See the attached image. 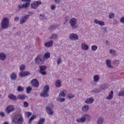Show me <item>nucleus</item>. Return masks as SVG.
I'll return each mask as SVG.
<instances>
[{
    "mask_svg": "<svg viewBox=\"0 0 124 124\" xmlns=\"http://www.w3.org/2000/svg\"><path fill=\"white\" fill-rule=\"evenodd\" d=\"M109 53L111 54V55H115L116 54V50L113 49H110L109 50Z\"/></svg>",
    "mask_w": 124,
    "mask_h": 124,
    "instance_id": "obj_46",
    "label": "nucleus"
},
{
    "mask_svg": "<svg viewBox=\"0 0 124 124\" xmlns=\"http://www.w3.org/2000/svg\"><path fill=\"white\" fill-rule=\"evenodd\" d=\"M44 62V59L38 55L35 59V63L39 65L40 64H43Z\"/></svg>",
    "mask_w": 124,
    "mask_h": 124,
    "instance_id": "obj_8",
    "label": "nucleus"
},
{
    "mask_svg": "<svg viewBox=\"0 0 124 124\" xmlns=\"http://www.w3.org/2000/svg\"><path fill=\"white\" fill-rule=\"evenodd\" d=\"M115 63H117V64H118V63H119V61L116 60V61H115Z\"/></svg>",
    "mask_w": 124,
    "mask_h": 124,
    "instance_id": "obj_61",
    "label": "nucleus"
},
{
    "mask_svg": "<svg viewBox=\"0 0 124 124\" xmlns=\"http://www.w3.org/2000/svg\"><path fill=\"white\" fill-rule=\"evenodd\" d=\"M10 78L13 81L17 80V74H16L15 72L12 73V74L10 75Z\"/></svg>",
    "mask_w": 124,
    "mask_h": 124,
    "instance_id": "obj_18",
    "label": "nucleus"
},
{
    "mask_svg": "<svg viewBox=\"0 0 124 124\" xmlns=\"http://www.w3.org/2000/svg\"><path fill=\"white\" fill-rule=\"evenodd\" d=\"M78 81H82V79H81L80 78H78Z\"/></svg>",
    "mask_w": 124,
    "mask_h": 124,
    "instance_id": "obj_63",
    "label": "nucleus"
},
{
    "mask_svg": "<svg viewBox=\"0 0 124 124\" xmlns=\"http://www.w3.org/2000/svg\"><path fill=\"white\" fill-rule=\"evenodd\" d=\"M90 121L91 120V116L89 114H84L81 118H78L76 120L77 123H85L86 120Z\"/></svg>",
    "mask_w": 124,
    "mask_h": 124,
    "instance_id": "obj_4",
    "label": "nucleus"
},
{
    "mask_svg": "<svg viewBox=\"0 0 124 124\" xmlns=\"http://www.w3.org/2000/svg\"><path fill=\"white\" fill-rule=\"evenodd\" d=\"M17 98L18 99H20V100H23V99H26V96L24 95L19 94L17 96Z\"/></svg>",
    "mask_w": 124,
    "mask_h": 124,
    "instance_id": "obj_32",
    "label": "nucleus"
},
{
    "mask_svg": "<svg viewBox=\"0 0 124 124\" xmlns=\"http://www.w3.org/2000/svg\"><path fill=\"white\" fill-rule=\"evenodd\" d=\"M67 96L68 98H69L70 99H71V98H74L75 95H74V94L72 93H69V94H68Z\"/></svg>",
    "mask_w": 124,
    "mask_h": 124,
    "instance_id": "obj_40",
    "label": "nucleus"
},
{
    "mask_svg": "<svg viewBox=\"0 0 124 124\" xmlns=\"http://www.w3.org/2000/svg\"><path fill=\"white\" fill-rule=\"evenodd\" d=\"M94 24L99 25L100 26H104V25H105V23L104 21H100L97 19H94Z\"/></svg>",
    "mask_w": 124,
    "mask_h": 124,
    "instance_id": "obj_19",
    "label": "nucleus"
},
{
    "mask_svg": "<svg viewBox=\"0 0 124 124\" xmlns=\"http://www.w3.org/2000/svg\"><path fill=\"white\" fill-rule=\"evenodd\" d=\"M113 96H114V92H113V91H111L108 95L106 97V99H108V100H110V99H112L113 98Z\"/></svg>",
    "mask_w": 124,
    "mask_h": 124,
    "instance_id": "obj_24",
    "label": "nucleus"
},
{
    "mask_svg": "<svg viewBox=\"0 0 124 124\" xmlns=\"http://www.w3.org/2000/svg\"><path fill=\"white\" fill-rule=\"evenodd\" d=\"M69 38L71 40H78L79 36L76 33H72L70 34Z\"/></svg>",
    "mask_w": 124,
    "mask_h": 124,
    "instance_id": "obj_13",
    "label": "nucleus"
},
{
    "mask_svg": "<svg viewBox=\"0 0 124 124\" xmlns=\"http://www.w3.org/2000/svg\"><path fill=\"white\" fill-rule=\"evenodd\" d=\"M30 48H31V46H26L25 47V49H30Z\"/></svg>",
    "mask_w": 124,
    "mask_h": 124,
    "instance_id": "obj_60",
    "label": "nucleus"
},
{
    "mask_svg": "<svg viewBox=\"0 0 124 124\" xmlns=\"http://www.w3.org/2000/svg\"><path fill=\"white\" fill-rule=\"evenodd\" d=\"M92 93H100V91H98V89H95L92 91Z\"/></svg>",
    "mask_w": 124,
    "mask_h": 124,
    "instance_id": "obj_44",
    "label": "nucleus"
},
{
    "mask_svg": "<svg viewBox=\"0 0 124 124\" xmlns=\"http://www.w3.org/2000/svg\"><path fill=\"white\" fill-rule=\"evenodd\" d=\"M114 25H117V24H119V21L117 20H115L113 21Z\"/></svg>",
    "mask_w": 124,
    "mask_h": 124,
    "instance_id": "obj_58",
    "label": "nucleus"
},
{
    "mask_svg": "<svg viewBox=\"0 0 124 124\" xmlns=\"http://www.w3.org/2000/svg\"><path fill=\"white\" fill-rule=\"evenodd\" d=\"M89 108H90V106H89V105H84L82 107V108H81L82 111L83 113H86V112H88L89 111Z\"/></svg>",
    "mask_w": 124,
    "mask_h": 124,
    "instance_id": "obj_17",
    "label": "nucleus"
},
{
    "mask_svg": "<svg viewBox=\"0 0 124 124\" xmlns=\"http://www.w3.org/2000/svg\"><path fill=\"white\" fill-rule=\"evenodd\" d=\"M67 93L66 90H63V91H61L59 93L60 97H63V96H65L66 95Z\"/></svg>",
    "mask_w": 124,
    "mask_h": 124,
    "instance_id": "obj_22",
    "label": "nucleus"
},
{
    "mask_svg": "<svg viewBox=\"0 0 124 124\" xmlns=\"http://www.w3.org/2000/svg\"><path fill=\"white\" fill-rule=\"evenodd\" d=\"M5 59H6V54L4 53L1 52L0 53V60H1V61H4Z\"/></svg>",
    "mask_w": 124,
    "mask_h": 124,
    "instance_id": "obj_25",
    "label": "nucleus"
},
{
    "mask_svg": "<svg viewBox=\"0 0 124 124\" xmlns=\"http://www.w3.org/2000/svg\"><path fill=\"white\" fill-rule=\"evenodd\" d=\"M42 4L41 0L35 1L31 3V8L33 9H37L38 6Z\"/></svg>",
    "mask_w": 124,
    "mask_h": 124,
    "instance_id": "obj_6",
    "label": "nucleus"
},
{
    "mask_svg": "<svg viewBox=\"0 0 124 124\" xmlns=\"http://www.w3.org/2000/svg\"><path fill=\"white\" fill-rule=\"evenodd\" d=\"M24 107L27 108L29 107V103L28 102H24L23 103Z\"/></svg>",
    "mask_w": 124,
    "mask_h": 124,
    "instance_id": "obj_47",
    "label": "nucleus"
},
{
    "mask_svg": "<svg viewBox=\"0 0 124 124\" xmlns=\"http://www.w3.org/2000/svg\"><path fill=\"white\" fill-rule=\"evenodd\" d=\"M9 27V19L8 17H4L1 23V28L2 30H6Z\"/></svg>",
    "mask_w": 124,
    "mask_h": 124,
    "instance_id": "obj_2",
    "label": "nucleus"
},
{
    "mask_svg": "<svg viewBox=\"0 0 124 124\" xmlns=\"http://www.w3.org/2000/svg\"><path fill=\"white\" fill-rule=\"evenodd\" d=\"M50 92V87L49 85H46L44 87L43 92L41 93L40 96L42 97H48L49 96V93Z\"/></svg>",
    "mask_w": 124,
    "mask_h": 124,
    "instance_id": "obj_3",
    "label": "nucleus"
},
{
    "mask_svg": "<svg viewBox=\"0 0 124 124\" xmlns=\"http://www.w3.org/2000/svg\"><path fill=\"white\" fill-rule=\"evenodd\" d=\"M55 86L56 88H60V87L62 86V82H61V80H57L55 82Z\"/></svg>",
    "mask_w": 124,
    "mask_h": 124,
    "instance_id": "obj_29",
    "label": "nucleus"
},
{
    "mask_svg": "<svg viewBox=\"0 0 124 124\" xmlns=\"http://www.w3.org/2000/svg\"><path fill=\"white\" fill-rule=\"evenodd\" d=\"M62 62V58H58L57 60V64L59 65V64Z\"/></svg>",
    "mask_w": 124,
    "mask_h": 124,
    "instance_id": "obj_50",
    "label": "nucleus"
},
{
    "mask_svg": "<svg viewBox=\"0 0 124 124\" xmlns=\"http://www.w3.org/2000/svg\"><path fill=\"white\" fill-rule=\"evenodd\" d=\"M118 96H124V91H120L118 94Z\"/></svg>",
    "mask_w": 124,
    "mask_h": 124,
    "instance_id": "obj_41",
    "label": "nucleus"
},
{
    "mask_svg": "<svg viewBox=\"0 0 124 124\" xmlns=\"http://www.w3.org/2000/svg\"><path fill=\"white\" fill-rule=\"evenodd\" d=\"M35 118H36L35 115L32 116L29 119V124H31L32 121H33V120H34V119H35Z\"/></svg>",
    "mask_w": 124,
    "mask_h": 124,
    "instance_id": "obj_38",
    "label": "nucleus"
},
{
    "mask_svg": "<svg viewBox=\"0 0 124 124\" xmlns=\"http://www.w3.org/2000/svg\"><path fill=\"white\" fill-rule=\"evenodd\" d=\"M58 28V25H51L49 27L50 31H53V30H56Z\"/></svg>",
    "mask_w": 124,
    "mask_h": 124,
    "instance_id": "obj_34",
    "label": "nucleus"
},
{
    "mask_svg": "<svg viewBox=\"0 0 124 124\" xmlns=\"http://www.w3.org/2000/svg\"><path fill=\"white\" fill-rule=\"evenodd\" d=\"M20 20V18L18 17V16H16L14 18V21H15V22H18Z\"/></svg>",
    "mask_w": 124,
    "mask_h": 124,
    "instance_id": "obj_49",
    "label": "nucleus"
},
{
    "mask_svg": "<svg viewBox=\"0 0 124 124\" xmlns=\"http://www.w3.org/2000/svg\"><path fill=\"white\" fill-rule=\"evenodd\" d=\"M60 100V102H62L63 101H64L65 100V99L64 98H59Z\"/></svg>",
    "mask_w": 124,
    "mask_h": 124,
    "instance_id": "obj_57",
    "label": "nucleus"
},
{
    "mask_svg": "<svg viewBox=\"0 0 124 124\" xmlns=\"http://www.w3.org/2000/svg\"><path fill=\"white\" fill-rule=\"evenodd\" d=\"M102 89L103 90H106L107 89H108V85L107 84H103L102 86Z\"/></svg>",
    "mask_w": 124,
    "mask_h": 124,
    "instance_id": "obj_43",
    "label": "nucleus"
},
{
    "mask_svg": "<svg viewBox=\"0 0 124 124\" xmlns=\"http://www.w3.org/2000/svg\"><path fill=\"white\" fill-rule=\"evenodd\" d=\"M12 123L16 124H22L24 123V119L21 113H17L15 115L12 120Z\"/></svg>",
    "mask_w": 124,
    "mask_h": 124,
    "instance_id": "obj_1",
    "label": "nucleus"
},
{
    "mask_svg": "<svg viewBox=\"0 0 124 124\" xmlns=\"http://www.w3.org/2000/svg\"><path fill=\"white\" fill-rule=\"evenodd\" d=\"M54 2L58 4L61 2V1H60V0H54Z\"/></svg>",
    "mask_w": 124,
    "mask_h": 124,
    "instance_id": "obj_56",
    "label": "nucleus"
},
{
    "mask_svg": "<svg viewBox=\"0 0 124 124\" xmlns=\"http://www.w3.org/2000/svg\"><path fill=\"white\" fill-rule=\"evenodd\" d=\"M39 68H40L39 73L43 75H46V74H47V72L45 71V70L47 68V66L46 65H40Z\"/></svg>",
    "mask_w": 124,
    "mask_h": 124,
    "instance_id": "obj_12",
    "label": "nucleus"
},
{
    "mask_svg": "<svg viewBox=\"0 0 124 124\" xmlns=\"http://www.w3.org/2000/svg\"><path fill=\"white\" fill-rule=\"evenodd\" d=\"M54 9H56V5L52 4L51 6V10H54Z\"/></svg>",
    "mask_w": 124,
    "mask_h": 124,
    "instance_id": "obj_52",
    "label": "nucleus"
},
{
    "mask_svg": "<svg viewBox=\"0 0 124 124\" xmlns=\"http://www.w3.org/2000/svg\"><path fill=\"white\" fill-rule=\"evenodd\" d=\"M91 49L92 51H96V50H97V46L95 45H93L91 46Z\"/></svg>",
    "mask_w": 124,
    "mask_h": 124,
    "instance_id": "obj_36",
    "label": "nucleus"
},
{
    "mask_svg": "<svg viewBox=\"0 0 124 124\" xmlns=\"http://www.w3.org/2000/svg\"><path fill=\"white\" fill-rule=\"evenodd\" d=\"M81 48L82 50H84L85 51L88 50L89 49V46L86 44V43H82L81 44Z\"/></svg>",
    "mask_w": 124,
    "mask_h": 124,
    "instance_id": "obj_26",
    "label": "nucleus"
},
{
    "mask_svg": "<svg viewBox=\"0 0 124 124\" xmlns=\"http://www.w3.org/2000/svg\"><path fill=\"white\" fill-rule=\"evenodd\" d=\"M66 19V22H67L68 21V16H65Z\"/></svg>",
    "mask_w": 124,
    "mask_h": 124,
    "instance_id": "obj_59",
    "label": "nucleus"
},
{
    "mask_svg": "<svg viewBox=\"0 0 124 124\" xmlns=\"http://www.w3.org/2000/svg\"><path fill=\"white\" fill-rule=\"evenodd\" d=\"M19 69L21 71H24V70L26 69V65H25V64H21L20 66Z\"/></svg>",
    "mask_w": 124,
    "mask_h": 124,
    "instance_id": "obj_35",
    "label": "nucleus"
},
{
    "mask_svg": "<svg viewBox=\"0 0 124 124\" xmlns=\"http://www.w3.org/2000/svg\"><path fill=\"white\" fill-rule=\"evenodd\" d=\"M8 97H9L11 100H13L14 101H16L17 99V96L13 94H10L8 96Z\"/></svg>",
    "mask_w": 124,
    "mask_h": 124,
    "instance_id": "obj_20",
    "label": "nucleus"
},
{
    "mask_svg": "<svg viewBox=\"0 0 124 124\" xmlns=\"http://www.w3.org/2000/svg\"><path fill=\"white\" fill-rule=\"evenodd\" d=\"M3 124H9L7 122H5Z\"/></svg>",
    "mask_w": 124,
    "mask_h": 124,
    "instance_id": "obj_62",
    "label": "nucleus"
},
{
    "mask_svg": "<svg viewBox=\"0 0 124 124\" xmlns=\"http://www.w3.org/2000/svg\"><path fill=\"white\" fill-rule=\"evenodd\" d=\"M40 17L42 20H46V16L44 15H40Z\"/></svg>",
    "mask_w": 124,
    "mask_h": 124,
    "instance_id": "obj_45",
    "label": "nucleus"
},
{
    "mask_svg": "<svg viewBox=\"0 0 124 124\" xmlns=\"http://www.w3.org/2000/svg\"><path fill=\"white\" fill-rule=\"evenodd\" d=\"M26 115L28 117V118H30L31 116V112H26Z\"/></svg>",
    "mask_w": 124,
    "mask_h": 124,
    "instance_id": "obj_48",
    "label": "nucleus"
},
{
    "mask_svg": "<svg viewBox=\"0 0 124 124\" xmlns=\"http://www.w3.org/2000/svg\"><path fill=\"white\" fill-rule=\"evenodd\" d=\"M103 30L104 31H103L104 33H106V32H107V30H106V27H103Z\"/></svg>",
    "mask_w": 124,
    "mask_h": 124,
    "instance_id": "obj_55",
    "label": "nucleus"
},
{
    "mask_svg": "<svg viewBox=\"0 0 124 124\" xmlns=\"http://www.w3.org/2000/svg\"><path fill=\"white\" fill-rule=\"evenodd\" d=\"M93 101H94V99L93 97H90L85 100V103H86V104H92V103H93Z\"/></svg>",
    "mask_w": 124,
    "mask_h": 124,
    "instance_id": "obj_16",
    "label": "nucleus"
},
{
    "mask_svg": "<svg viewBox=\"0 0 124 124\" xmlns=\"http://www.w3.org/2000/svg\"><path fill=\"white\" fill-rule=\"evenodd\" d=\"M105 44H106V46H110V42L108 40H106L105 41Z\"/></svg>",
    "mask_w": 124,
    "mask_h": 124,
    "instance_id": "obj_51",
    "label": "nucleus"
},
{
    "mask_svg": "<svg viewBox=\"0 0 124 124\" xmlns=\"http://www.w3.org/2000/svg\"><path fill=\"white\" fill-rule=\"evenodd\" d=\"M50 56L51 54H50V52H46L44 56V59L45 60H47V59H49V58H50Z\"/></svg>",
    "mask_w": 124,
    "mask_h": 124,
    "instance_id": "obj_30",
    "label": "nucleus"
},
{
    "mask_svg": "<svg viewBox=\"0 0 124 124\" xmlns=\"http://www.w3.org/2000/svg\"><path fill=\"white\" fill-rule=\"evenodd\" d=\"M93 81L95 83H97L99 82V76L98 75H95L93 76Z\"/></svg>",
    "mask_w": 124,
    "mask_h": 124,
    "instance_id": "obj_28",
    "label": "nucleus"
},
{
    "mask_svg": "<svg viewBox=\"0 0 124 124\" xmlns=\"http://www.w3.org/2000/svg\"><path fill=\"white\" fill-rule=\"evenodd\" d=\"M30 16L31 15H26L25 16H23L20 19L19 23L20 25H23V24H25V23L27 22L28 18L30 17Z\"/></svg>",
    "mask_w": 124,
    "mask_h": 124,
    "instance_id": "obj_11",
    "label": "nucleus"
},
{
    "mask_svg": "<svg viewBox=\"0 0 124 124\" xmlns=\"http://www.w3.org/2000/svg\"><path fill=\"white\" fill-rule=\"evenodd\" d=\"M25 89L23 86H19L17 87V92H19V93H22L24 92Z\"/></svg>",
    "mask_w": 124,
    "mask_h": 124,
    "instance_id": "obj_31",
    "label": "nucleus"
},
{
    "mask_svg": "<svg viewBox=\"0 0 124 124\" xmlns=\"http://www.w3.org/2000/svg\"><path fill=\"white\" fill-rule=\"evenodd\" d=\"M57 34H53L50 37V39H57Z\"/></svg>",
    "mask_w": 124,
    "mask_h": 124,
    "instance_id": "obj_42",
    "label": "nucleus"
},
{
    "mask_svg": "<svg viewBox=\"0 0 124 124\" xmlns=\"http://www.w3.org/2000/svg\"><path fill=\"white\" fill-rule=\"evenodd\" d=\"M31 90H32V88H31V87H28L26 88V92H27V93H31Z\"/></svg>",
    "mask_w": 124,
    "mask_h": 124,
    "instance_id": "obj_39",
    "label": "nucleus"
},
{
    "mask_svg": "<svg viewBox=\"0 0 124 124\" xmlns=\"http://www.w3.org/2000/svg\"><path fill=\"white\" fill-rule=\"evenodd\" d=\"M0 116H1V117H5V113H4V112H0Z\"/></svg>",
    "mask_w": 124,
    "mask_h": 124,
    "instance_id": "obj_53",
    "label": "nucleus"
},
{
    "mask_svg": "<svg viewBox=\"0 0 124 124\" xmlns=\"http://www.w3.org/2000/svg\"><path fill=\"white\" fill-rule=\"evenodd\" d=\"M45 123V119L44 118L40 119L37 124H43Z\"/></svg>",
    "mask_w": 124,
    "mask_h": 124,
    "instance_id": "obj_33",
    "label": "nucleus"
},
{
    "mask_svg": "<svg viewBox=\"0 0 124 124\" xmlns=\"http://www.w3.org/2000/svg\"><path fill=\"white\" fill-rule=\"evenodd\" d=\"M77 24V19L75 18H73L70 20V25L72 29V30H76L78 28V25Z\"/></svg>",
    "mask_w": 124,
    "mask_h": 124,
    "instance_id": "obj_5",
    "label": "nucleus"
},
{
    "mask_svg": "<svg viewBox=\"0 0 124 124\" xmlns=\"http://www.w3.org/2000/svg\"><path fill=\"white\" fill-rule=\"evenodd\" d=\"M120 22H121V23H122L123 24H124V17L121 18Z\"/></svg>",
    "mask_w": 124,
    "mask_h": 124,
    "instance_id": "obj_54",
    "label": "nucleus"
},
{
    "mask_svg": "<svg viewBox=\"0 0 124 124\" xmlns=\"http://www.w3.org/2000/svg\"><path fill=\"white\" fill-rule=\"evenodd\" d=\"M53 44H54V41L52 40L49 41L48 42H46L45 44V46L47 47V48H49V47H52L53 46Z\"/></svg>",
    "mask_w": 124,
    "mask_h": 124,
    "instance_id": "obj_21",
    "label": "nucleus"
},
{
    "mask_svg": "<svg viewBox=\"0 0 124 124\" xmlns=\"http://www.w3.org/2000/svg\"><path fill=\"white\" fill-rule=\"evenodd\" d=\"M31 74V73L29 71H21L19 73V76L21 78L23 77H26L27 76H29Z\"/></svg>",
    "mask_w": 124,
    "mask_h": 124,
    "instance_id": "obj_15",
    "label": "nucleus"
},
{
    "mask_svg": "<svg viewBox=\"0 0 124 124\" xmlns=\"http://www.w3.org/2000/svg\"><path fill=\"white\" fill-rule=\"evenodd\" d=\"M54 108V105L51 104L50 106H47L46 108V110L48 115H54V110H53L52 108Z\"/></svg>",
    "mask_w": 124,
    "mask_h": 124,
    "instance_id": "obj_9",
    "label": "nucleus"
},
{
    "mask_svg": "<svg viewBox=\"0 0 124 124\" xmlns=\"http://www.w3.org/2000/svg\"><path fill=\"white\" fill-rule=\"evenodd\" d=\"M31 85L34 88H37L39 87V82L37 79H33L31 81Z\"/></svg>",
    "mask_w": 124,
    "mask_h": 124,
    "instance_id": "obj_10",
    "label": "nucleus"
},
{
    "mask_svg": "<svg viewBox=\"0 0 124 124\" xmlns=\"http://www.w3.org/2000/svg\"><path fill=\"white\" fill-rule=\"evenodd\" d=\"M15 110V108H14V106L10 105L7 107L6 112L7 114H10L13 111Z\"/></svg>",
    "mask_w": 124,
    "mask_h": 124,
    "instance_id": "obj_14",
    "label": "nucleus"
},
{
    "mask_svg": "<svg viewBox=\"0 0 124 124\" xmlns=\"http://www.w3.org/2000/svg\"><path fill=\"white\" fill-rule=\"evenodd\" d=\"M104 123V119L103 117H99L97 121V124H102Z\"/></svg>",
    "mask_w": 124,
    "mask_h": 124,
    "instance_id": "obj_27",
    "label": "nucleus"
},
{
    "mask_svg": "<svg viewBox=\"0 0 124 124\" xmlns=\"http://www.w3.org/2000/svg\"><path fill=\"white\" fill-rule=\"evenodd\" d=\"M115 17V14L114 13H109V19H113Z\"/></svg>",
    "mask_w": 124,
    "mask_h": 124,
    "instance_id": "obj_37",
    "label": "nucleus"
},
{
    "mask_svg": "<svg viewBox=\"0 0 124 124\" xmlns=\"http://www.w3.org/2000/svg\"><path fill=\"white\" fill-rule=\"evenodd\" d=\"M26 0V1H29L28 2H30V1H31V0Z\"/></svg>",
    "mask_w": 124,
    "mask_h": 124,
    "instance_id": "obj_64",
    "label": "nucleus"
},
{
    "mask_svg": "<svg viewBox=\"0 0 124 124\" xmlns=\"http://www.w3.org/2000/svg\"><path fill=\"white\" fill-rule=\"evenodd\" d=\"M31 3L29 2L23 3V4H19L17 6V11H21V9L24 8H27V7H29Z\"/></svg>",
    "mask_w": 124,
    "mask_h": 124,
    "instance_id": "obj_7",
    "label": "nucleus"
},
{
    "mask_svg": "<svg viewBox=\"0 0 124 124\" xmlns=\"http://www.w3.org/2000/svg\"><path fill=\"white\" fill-rule=\"evenodd\" d=\"M107 66L108 68H113V66L111 65V60L107 59L106 61Z\"/></svg>",
    "mask_w": 124,
    "mask_h": 124,
    "instance_id": "obj_23",
    "label": "nucleus"
}]
</instances>
